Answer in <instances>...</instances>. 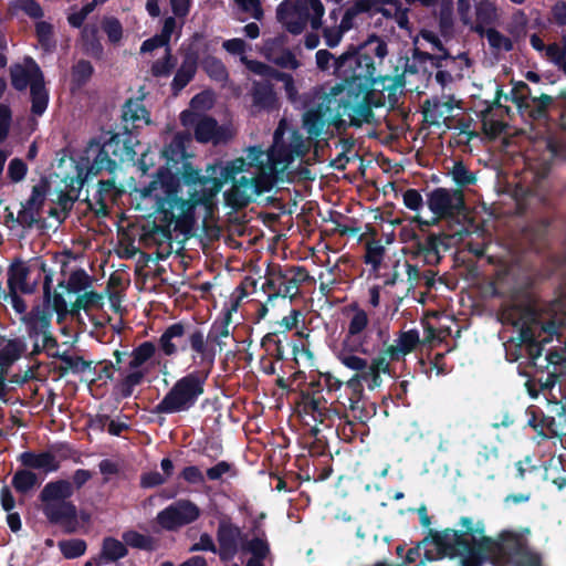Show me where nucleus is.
I'll return each mask as SVG.
<instances>
[{
  "label": "nucleus",
  "instance_id": "obj_16",
  "mask_svg": "<svg viewBox=\"0 0 566 566\" xmlns=\"http://www.w3.org/2000/svg\"><path fill=\"white\" fill-rule=\"evenodd\" d=\"M156 346L151 342H144L137 346L130 354V361L126 369L122 373L123 382L128 387L138 386L148 368L145 366L155 357Z\"/></svg>",
  "mask_w": 566,
  "mask_h": 566
},
{
  "label": "nucleus",
  "instance_id": "obj_45",
  "mask_svg": "<svg viewBox=\"0 0 566 566\" xmlns=\"http://www.w3.org/2000/svg\"><path fill=\"white\" fill-rule=\"evenodd\" d=\"M371 11H374V0H356L354 6L346 10L338 28L345 33L352 28V20L357 13Z\"/></svg>",
  "mask_w": 566,
  "mask_h": 566
},
{
  "label": "nucleus",
  "instance_id": "obj_2",
  "mask_svg": "<svg viewBox=\"0 0 566 566\" xmlns=\"http://www.w3.org/2000/svg\"><path fill=\"white\" fill-rule=\"evenodd\" d=\"M371 54L379 60L387 55V45L379 38H370L358 50H347L334 62L333 74L342 83L332 87V95L339 96L345 108L357 114L386 104L394 105L402 91L399 77L376 76Z\"/></svg>",
  "mask_w": 566,
  "mask_h": 566
},
{
  "label": "nucleus",
  "instance_id": "obj_15",
  "mask_svg": "<svg viewBox=\"0 0 566 566\" xmlns=\"http://www.w3.org/2000/svg\"><path fill=\"white\" fill-rule=\"evenodd\" d=\"M427 205L437 221L459 213L463 209L464 201L459 190L437 188L428 195Z\"/></svg>",
  "mask_w": 566,
  "mask_h": 566
},
{
  "label": "nucleus",
  "instance_id": "obj_38",
  "mask_svg": "<svg viewBox=\"0 0 566 566\" xmlns=\"http://www.w3.org/2000/svg\"><path fill=\"white\" fill-rule=\"evenodd\" d=\"M241 551L250 553L251 558L265 559L270 554V545L265 538V533L261 532L258 536L243 541Z\"/></svg>",
  "mask_w": 566,
  "mask_h": 566
},
{
  "label": "nucleus",
  "instance_id": "obj_31",
  "mask_svg": "<svg viewBox=\"0 0 566 566\" xmlns=\"http://www.w3.org/2000/svg\"><path fill=\"white\" fill-rule=\"evenodd\" d=\"M128 554L126 545L115 537L107 536L103 539L102 548L98 556L95 558V564L101 566L117 562Z\"/></svg>",
  "mask_w": 566,
  "mask_h": 566
},
{
  "label": "nucleus",
  "instance_id": "obj_28",
  "mask_svg": "<svg viewBox=\"0 0 566 566\" xmlns=\"http://www.w3.org/2000/svg\"><path fill=\"white\" fill-rule=\"evenodd\" d=\"M214 98L211 92H201L192 97L190 108L180 114V122L185 127H190L196 119L205 117L203 112L213 106Z\"/></svg>",
  "mask_w": 566,
  "mask_h": 566
},
{
  "label": "nucleus",
  "instance_id": "obj_35",
  "mask_svg": "<svg viewBox=\"0 0 566 566\" xmlns=\"http://www.w3.org/2000/svg\"><path fill=\"white\" fill-rule=\"evenodd\" d=\"M123 119L135 128L148 125L150 122L149 114L140 101L126 102L123 109Z\"/></svg>",
  "mask_w": 566,
  "mask_h": 566
},
{
  "label": "nucleus",
  "instance_id": "obj_21",
  "mask_svg": "<svg viewBox=\"0 0 566 566\" xmlns=\"http://www.w3.org/2000/svg\"><path fill=\"white\" fill-rule=\"evenodd\" d=\"M496 555L491 558L494 566H507L515 562L525 543L514 533L505 532L497 543Z\"/></svg>",
  "mask_w": 566,
  "mask_h": 566
},
{
  "label": "nucleus",
  "instance_id": "obj_33",
  "mask_svg": "<svg viewBox=\"0 0 566 566\" xmlns=\"http://www.w3.org/2000/svg\"><path fill=\"white\" fill-rule=\"evenodd\" d=\"M33 470L22 467L14 472L11 485L17 493L22 495L29 494L41 484V480Z\"/></svg>",
  "mask_w": 566,
  "mask_h": 566
},
{
  "label": "nucleus",
  "instance_id": "obj_12",
  "mask_svg": "<svg viewBox=\"0 0 566 566\" xmlns=\"http://www.w3.org/2000/svg\"><path fill=\"white\" fill-rule=\"evenodd\" d=\"M245 537L247 534L230 517L224 516L220 518L216 532L217 551L220 562L223 564L232 562L241 551Z\"/></svg>",
  "mask_w": 566,
  "mask_h": 566
},
{
  "label": "nucleus",
  "instance_id": "obj_56",
  "mask_svg": "<svg viewBox=\"0 0 566 566\" xmlns=\"http://www.w3.org/2000/svg\"><path fill=\"white\" fill-rule=\"evenodd\" d=\"M103 29L108 36V40L113 43L120 41L123 36V27L120 22L115 18H106L103 21Z\"/></svg>",
  "mask_w": 566,
  "mask_h": 566
},
{
  "label": "nucleus",
  "instance_id": "obj_47",
  "mask_svg": "<svg viewBox=\"0 0 566 566\" xmlns=\"http://www.w3.org/2000/svg\"><path fill=\"white\" fill-rule=\"evenodd\" d=\"M546 479H551L558 490H563L566 486V463L562 457L556 461H551V467L546 470Z\"/></svg>",
  "mask_w": 566,
  "mask_h": 566
},
{
  "label": "nucleus",
  "instance_id": "obj_34",
  "mask_svg": "<svg viewBox=\"0 0 566 566\" xmlns=\"http://www.w3.org/2000/svg\"><path fill=\"white\" fill-rule=\"evenodd\" d=\"M253 106L258 109H272L276 107V95L271 84L256 82L252 90Z\"/></svg>",
  "mask_w": 566,
  "mask_h": 566
},
{
  "label": "nucleus",
  "instance_id": "obj_59",
  "mask_svg": "<svg viewBox=\"0 0 566 566\" xmlns=\"http://www.w3.org/2000/svg\"><path fill=\"white\" fill-rule=\"evenodd\" d=\"M384 255V247L379 243L371 242L367 244L365 261L370 264L374 270H377L381 263Z\"/></svg>",
  "mask_w": 566,
  "mask_h": 566
},
{
  "label": "nucleus",
  "instance_id": "obj_52",
  "mask_svg": "<svg viewBox=\"0 0 566 566\" xmlns=\"http://www.w3.org/2000/svg\"><path fill=\"white\" fill-rule=\"evenodd\" d=\"M463 555L460 559V566H483L488 560L485 554H481L480 549H471V543L468 541V546L461 547Z\"/></svg>",
  "mask_w": 566,
  "mask_h": 566
},
{
  "label": "nucleus",
  "instance_id": "obj_20",
  "mask_svg": "<svg viewBox=\"0 0 566 566\" xmlns=\"http://www.w3.org/2000/svg\"><path fill=\"white\" fill-rule=\"evenodd\" d=\"M135 144L136 142L132 135H114L103 144V154L106 157H112L116 169L119 163L134 159L136 155Z\"/></svg>",
  "mask_w": 566,
  "mask_h": 566
},
{
  "label": "nucleus",
  "instance_id": "obj_23",
  "mask_svg": "<svg viewBox=\"0 0 566 566\" xmlns=\"http://www.w3.org/2000/svg\"><path fill=\"white\" fill-rule=\"evenodd\" d=\"M284 46L285 36L279 35L273 39H268L264 42L262 53L269 61L282 67L297 69L300 63L290 51L284 49Z\"/></svg>",
  "mask_w": 566,
  "mask_h": 566
},
{
  "label": "nucleus",
  "instance_id": "obj_6",
  "mask_svg": "<svg viewBox=\"0 0 566 566\" xmlns=\"http://www.w3.org/2000/svg\"><path fill=\"white\" fill-rule=\"evenodd\" d=\"M298 392V397L294 400V410L303 426L308 428L310 434L321 433L318 424L329 427L334 417L343 418L340 411L321 396L322 391Z\"/></svg>",
  "mask_w": 566,
  "mask_h": 566
},
{
  "label": "nucleus",
  "instance_id": "obj_36",
  "mask_svg": "<svg viewBox=\"0 0 566 566\" xmlns=\"http://www.w3.org/2000/svg\"><path fill=\"white\" fill-rule=\"evenodd\" d=\"M374 11L395 19L400 28H407V11L401 8L397 0H374Z\"/></svg>",
  "mask_w": 566,
  "mask_h": 566
},
{
  "label": "nucleus",
  "instance_id": "obj_43",
  "mask_svg": "<svg viewBox=\"0 0 566 566\" xmlns=\"http://www.w3.org/2000/svg\"><path fill=\"white\" fill-rule=\"evenodd\" d=\"M409 406L410 402L407 398V391H388V394L381 398V407L386 417H388L391 412H395V410L399 407Z\"/></svg>",
  "mask_w": 566,
  "mask_h": 566
},
{
  "label": "nucleus",
  "instance_id": "obj_63",
  "mask_svg": "<svg viewBox=\"0 0 566 566\" xmlns=\"http://www.w3.org/2000/svg\"><path fill=\"white\" fill-rule=\"evenodd\" d=\"M36 35L45 51H50L54 46V42L52 41V27L49 23L43 21L38 22Z\"/></svg>",
  "mask_w": 566,
  "mask_h": 566
},
{
  "label": "nucleus",
  "instance_id": "obj_30",
  "mask_svg": "<svg viewBox=\"0 0 566 566\" xmlns=\"http://www.w3.org/2000/svg\"><path fill=\"white\" fill-rule=\"evenodd\" d=\"M419 340L420 337L418 331L409 329L407 332H402L395 340V344H391L386 348V353L389 355L390 359L398 360L411 353L418 345Z\"/></svg>",
  "mask_w": 566,
  "mask_h": 566
},
{
  "label": "nucleus",
  "instance_id": "obj_27",
  "mask_svg": "<svg viewBox=\"0 0 566 566\" xmlns=\"http://www.w3.org/2000/svg\"><path fill=\"white\" fill-rule=\"evenodd\" d=\"M50 318V311L41 307H36L30 314L22 316L29 335L31 337L42 338L43 340L48 339Z\"/></svg>",
  "mask_w": 566,
  "mask_h": 566
},
{
  "label": "nucleus",
  "instance_id": "obj_9",
  "mask_svg": "<svg viewBox=\"0 0 566 566\" xmlns=\"http://www.w3.org/2000/svg\"><path fill=\"white\" fill-rule=\"evenodd\" d=\"M11 81L12 85L20 91L30 85L32 112L35 115H42L46 109L49 98L39 65L32 59H25L23 64L14 65L11 69Z\"/></svg>",
  "mask_w": 566,
  "mask_h": 566
},
{
  "label": "nucleus",
  "instance_id": "obj_49",
  "mask_svg": "<svg viewBox=\"0 0 566 566\" xmlns=\"http://www.w3.org/2000/svg\"><path fill=\"white\" fill-rule=\"evenodd\" d=\"M206 73L216 81H226L228 78V72L223 63L214 57L207 56L201 62Z\"/></svg>",
  "mask_w": 566,
  "mask_h": 566
},
{
  "label": "nucleus",
  "instance_id": "obj_32",
  "mask_svg": "<svg viewBox=\"0 0 566 566\" xmlns=\"http://www.w3.org/2000/svg\"><path fill=\"white\" fill-rule=\"evenodd\" d=\"M389 360H391V359L385 349L377 357H375L373 359L370 365L367 364V368L365 370H361L363 378H365V379L370 378V381L368 382L369 388L382 386L380 375L388 374Z\"/></svg>",
  "mask_w": 566,
  "mask_h": 566
},
{
  "label": "nucleus",
  "instance_id": "obj_25",
  "mask_svg": "<svg viewBox=\"0 0 566 566\" xmlns=\"http://www.w3.org/2000/svg\"><path fill=\"white\" fill-rule=\"evenodd\" d=\"M364 391H345V399L348 402V409L353 418L361 424L371 419L377 411L376 403L368 400L363 395Z\"/></svg>",
  "mask_w": 566,
  "mask_h": 566
},
{
  "label": "nucleus",
  "instance_id": "obj_44",
  "mask_svg": "<svg viewBox=\"0 0 566 566\" xmlns=\"http://www.w3.org/2000/svg\"><path fill=\"white\" fill-rule=\"evenodd\" d=\"M448 175L459 187H467L476 182V176L463 163H454Z\"/></svg>",
  "mask_w": 566,
  "mask_h": 566
},
{
  "label": "nucleus",
  "instance_id": "obj_4",
  "mask_svg": "<svg viewBox=\"0 0 566 566\" xmlns=\"http://www.w3.org/2000/svg\"><path fill=\"white\" fill-rule=\"evenodd\" d=\"M187 344L193 364L202 367V370L193 371L181 378L174 389H201L217 353L222 350V343L218 335L212 333L205 335L202 331L193 329L187 334Z\"/></svg>",
  "mask_w": 566,
  "mask_h": 566
},
{
  "label": "nucleus",
  "instance_id": "obj_40",
  "mask_svg": "<svg viewBox=\"0 0 566 566\" xmlns=\"http://www.w3.org/2000/svg\"><path fill=\"white\" fill-rule=\"evenodd\" d=\"M124 544L133 548L151 552L155 549V541L151 536L144 535L137 531H126L123 533Z\"/></svg>",
  "mask_w": 566,
  "mask_h": 566
},
{
  "label": "nucleus",
  "instance_id": "obj_64",
  "mask_svg": "<svg viewBox=\"0 0 566 566\" xmlns=\"http://www.w3.org/2000/svg\"><path fill=\"white\" fill-rule=\"evenodd\" d=\"M545 56L556 65L562 66L566 56V42L562 44L553 43L546 46Z\"/></svg>",
  "mask_w": 566,
  "mask_h": 566
},
{
  "label": "nucleus",
  "instance_id": "obj_37",
  "mask_svg": "<svg viewBox=\"0 0 566 566\" xmlns=\"http://www.w3.org/2000/svg\"><path fill=\"white\" fill-rule=\"evenodd\" d=\"M197 70V61L193 57L188 56L180 67L178 69L174 81H172V90L175 94L180 92L193 77Z\"/></svg>",
  "mask_w": 566,
  "mask_h": 566
},
{
  "label": "nucleus",
  "instance_id": "obj_57",
  "mask_svg": "<svg viewBox=\"0 0 566 566\" xmlns=\"http://www.w3.org/2000/svg\"><path fill=\"white\" fill-rule=\"evenodd\" d=\"M49 285H51V283H49ZM44 303L42 308L50 311V315H52L53 312L61 315L66 311V302L60 294L51 296V286H49V298L44 295Z\"/></svg>",
  "mask_w": 566,
  "mask_h": 566
},
{
  "label": "nucleus",
  "instance_id": "obj_55",
  "mask_svg": "<svg viewBox=\"0 0 566 566\" xmlns=\"http://www.w3.org/2000/svg\"><path fill=\"white\" fill-rule=\"evenodd\" d=\"M515 566H542V557L538 553L532 552L528 546L522 548L521 554L513 563Z\"/></svg>",
  "mask_w": 566,
  "mask_h": 566
},
{
  "label": "nucleus",
  "instance_id": "obj_29",
  "mask_svg": "<svg viewBox=\"0 0 566 566\" xmlns=\"http://www.w3.org/2000/svg\"><path fill=\"white\" fill-rule=\"evenodd\" d=\"M499 19V9L493 0H479L475 3L474 24L471 30L482 33L486 25Z\"/></svg>",
  "mask_w": 566,
  "mask_h": 566
},
{
  "label": "nucleus",
  "instance_id": "obj_51",
  "mask_svg": "<svg viewBox=\"0 0 566 566\" xmlns=\"http://www.w3.org/2000/svg\"><path fill=\"white\" fill-rule=\"evenodd\" d=\"M189 139V135L177 134L171 144L164 149L163 155L168 160L177 161L179 158L184 157L185 144Z\"/></svg>",
  "mask_w": 566,
  "mask_h": 566
},
{
  "label": "nucleus",
  "instance_id": "obj_18",
  "mask_svg": "<svg viewBox=\"0 0 566 566\" xmlns=\"http://www.w3.org/2000/svg\"><path fill=\"white\" fill-rule=\"evenodd\" d=\"M203 391H168L161 401L155 406V413H176L187 411L198 400Z\"/></svg>",
  "mask_w": 566,
  "mask_h": 566
},
{
  "label": "nucleus",
  "instance_id": "obj_58",
  "mask_svg": "<svg viewBox=\"0 0 566 566\" xmlns=\"http://www.w3.org/2000/svg\"><path fill=\"white\" fill-rule=\"evenodd\" d=\"M28 171L25 163L20 158H13L8 166V177L12 182H19L24 179Z\"/></svg>",
  "mask_w": 566,
  "mask_h": 566
},
{
  "label": "nucleus",
  "instance_id": "obj_46",
  "mask_svg": "<svg viewBox=\"0 0 566 566\" xmlns=\"http://www.w3.org/2000/svg\"><path fill=\"white\" fill-rule=\"evenodd\" d=\"M59 548L66 559H74L85 554L87 545L84 539L73 538L60 541Z\"/></svg>",
  "mask_w": 566,
  "mask_h": 566
},
{
  "label": "nucleus",
  "instance_id": "obj_41",
  "mask_svg": "<svg viewBox=\"0 0 566 566\" xmlns=\"http://www.w3.org/2000/svg\"><path fill=\"white\" fill-rule=\"evenodd\" d=\"M369 317L368 314L358 307L353 308V314L348 322V327L345 337H354L358 334L369 331Z\"/></svg>",
  "mask_w": 566,
  "mask_h": 566
},
{
  "label": "nucleus",
  "instance_id": "obj_26",
  "mask_svg": "<svg viewBox=\"0 0 566 566\" xmlns=\"http://www.w3.org/2000/svg\"><path fill=\"white\" fill-rule=\"evenodd\" d=\"M431 542L442 552H450L455 554L461 547L468 546V538L460 531L446 528L442 532L434 530L429 531Z\"/></svg>",
  "mask_w": 566,
  "mask_h": 566
},
{
  "label": "nucleus",
  "instance_id": "obj_7",
  "mask_svg": "<svg viewBox=\"0 0 566 566\" xmlns=\"http://www.w3.org/2000/svg\"><path fill=\"white\" fill-rule=\"evenodd\" d=\"M41 280H43V292L49 298V283L52 282V276L40 259L29 262L15 261L8 271V287L12 292L32 293Z\"/></svg>",
  "mask_w": 566,
  "mask_h": 566
},
{
  "label": "nucleus",
  "instance_id": "obj_50",
  "mask_svg": "<svg viewBox=\"0 0 566 566\" xmlns=\"http://www.w3.org/2000/svg\"><path fill=\"white\" fill-rule=\"evenodd\" d=\"M484 35L491 48L499 51H510L513 48V43L510 38L505 36L495 29H484L481 33Z\"/></svg>",
  "mask_w": 566,
  "mask_h": 566
},
{
  "label": "nucleus",
  "instance_id": "obj_61",
  "mask_svg": "<svg viewBox=\"0 0 566 566\" xmlns=\"http://www.w3.org/2000/svg\"><path fill=\"white\" fill-rule=\"evenodd\" d=\"M420 34L421 38L431 45L432 50L437 51L436 56L438 59H447L449 56L448 51L443 48L441 40L434 32L423 30Z\"/></svg>",
  "mask_w": 566,
  "mask_h": 566
},
{
  "label": "nucleus",
  "instance_id": "obj_14",
  "mask_svg": "<svg viewBox=\"0 0 566 566\" xmlns=\"http://www.w3.org/2000/svg\"><path fill=\"white\" fill-rule=\"evenodd\" d=\"M200 516V510L197 504L190 500H178L157 514V523L166 531H177L178 528L197 521Z\"/></svg>",
  "mask_w": 566,
  "mask_h": 566
},
{
  "label": "nucleus",
  "instance_id": "obj_19",
  "mask_svg": "<svg viewBox=\"0 0 566 566\" xmlns=\"http://www.w3.org/2000/svg\"><path fill=\"white\" fill-rule=\"evenodd\" d=\"M190 127L195 128V137L200 143L211 142L219 144L232 136V130L229 126H219L211 117L198 118Z\"/></svg>",
  "mask_w": 566,
  "mask_h": 566
},
{
  "label": "nucleus",
  "instance_id": "obj_24",
  "mask_svg": "<svg viewBox=\"0 0 566 566\" xmlns=\"http://www.w3.org/2000/svg\"><path fill=\"white\" fill-rule=\"evenodd\" d=\"M27 350L24 340L20 338L7 339L0 337V389L4 388V371Z\"/></svg>",
  "mask_w": 566,
  "mask_h": 566
},
{
  "label": "nucleus",
  "instance_id": "obj_22",
  "mask_svg": "<svg viewBox=\"0 0 566 566\" xmlns=\"http://www.w3.org/2000/svg\"><path fill=\"white\" fill-rule=\"evenodd\" d=\"M186 327L181 323L169 325L158 339V348L164 356H175L179 350L186 349L187 344Z\"/></svg>",
  "mask_w": 566,
  "mask_h": 566
},
{
  "label": "nucleus",
  "instance_id": "obj_53",
  "mask_svg": "<svg viewBox=\"0 0 566 566\" xmlns=\"http://www.w3.org/2000/svg\"><path fill=\"white\" fill-rule=\"evenodd\" d=\"M175 66L170 49L166 48L161 59L153 64L151 72L155 76H167Z\"/></svg>",
  "mask_w": 566,
  "mask_h": 566
},
{
  "label": "nucleus",
  "instance_id": "obj_54",
  "mask_svg": "<svg viewBox=\"0 0 566 566\" xmlns=\"http://www.w3.org/2000/svg\"><path fill=\"white\" fill-rule=\"evenodd\" d=\"M499 541L493 539L490 536H482L479 541L473 539V544H471V549H480L481 554H485L488 556V560L491 562L496 555Z\"/></svg>",
  "mask_w": 566,
  "mask_h": 566
},
{
  "label": "nucleus",
  "instance_id": "obj_13",
  "mask_svg": "<svg viewBox=\"0 0 566 566\" xmlns=\"http://www.w3.org/2000/svg\"><path fill=\"white\" fill-rule=\"evenodd\" d=\"M305 279L306 273L302 268H272L266 276V285L273 292L269 301L276 296L293 298Z\"/></svg>",
  "mask_w": 566,
  "mask_h": 566
},
{
  "label": "nucleus",
  "instance_id": "obj_3",
  "mask_svg": "<svg viewBox=\"0 0 566 566\" xmlns=\"http://www.w3.org/2000/svg\"><path fill=\"white\" fill-rule=\"evenodd\" d=\"M93 473L86 469H77L72 480L57 479L49 481L40 491L41 511L52 525H62L66 533H74L77 527L78 510L70 500L76 490L82 489Z\"/></svg>",
  "mask_w": 566,
  "mask_h": 566
},
{
  "label": "nucleus",
  "instance_id": "obj_1",
  "mask_svg": "<svg viewBox=\"0 0 566 566\" xmlns=\"http://www.w3.org/2000/svg\"><path fill=\"white\" fill-rule=\"evenodd\" d=\"M304 153L302 136L289 130L286 120L281 119L269 151L251 146L239 157L208 165L203 176L187 184L188 198L178 196L179 182L172 172L159 168L147 186L134 190L136 208L154 216L164 231L188 232L196 207H211L224 185H230L223 192L226 203L233 209L243 208L269 192L279 176Z\"/></svg>",
  "mask_w": 566,
  "mask_h": 566
},
{
  "label": "nucleus",
  "instance_id": "obj_62",
  "mask_svg": "<svg viewBox=\"0 0 566 566\" xmlns=\"http://www.w3.org/2000/svg\"><path fill=\"white\" fill-rule=\"evenodd\" d=\"M178 479L184 480L189 484L205 483V475L201 470L196 465L185 467L178 475Z\"/></svg>",
  "mask_w": 566,
  "mask_h": 566
},
{
  "label": "nucleus",
  "instance_id": "obj_60",
  "mask_svg": "<svg viewBox=\"0 0 566 566\" xmlns=\"http://www.w3.org/2000/svg\"><path fill=\"white\" fill-rule=\"evenodd\" d=\"M93 67L87 61H80L73 66L72 77L76 85H82L92 75Z\"/></svg>",
  "mask_w": 566,
  "mask_h": 566
},
{
  "label": "nucleus",
  "instance_id": "obj_11",
  "mask_svg": "<svg viewBox=\"0 0 566 566\" xmlns=\"http://www.w3.org/2000/svg\"><path fill=\"white\" fill-rule=\"evenodd\" d=\"M340 101L339 96L332 95V88L328 93L317 96L316 108L308 109L303 117L304 128L310 136H319L326 124L340 115V111H350L345 108V103Z\"/></svg>",
  "mask_w": 566,
  "mask_h": 566
},
{
  "label": "nucleus",
  "instance_id": "obj_8",
  "mask_svg": "<svg viewBox=\"0 0 566 566\" xmlns=\"http://www.w3.org/2000/svg\"><path fill=\"white\" fill-rule=\"evenodd\" d=\"M385 332L379 328L377 332L369 329L354 337H344L337 352L338 360L352 370H365L367 360L357 354L370 355L378 347Z\"/></svg>",
  "mask_w": 566,
  "mask_h": 566
},
{
  "label": "nucleus",
  "instance_id": "obj_17",
  "mask_svg": "<svg viewBox=\"0 0 566 566\" xmlns=\"http://www.w3.org/2000/svg\"><path fill=\"white\" fill-rule=\"evenodd\" d=\"M547 392L555 399L552 401L548 396H545L548 402L553 405L551 411L556 413V416L559 418V422H557L554 417L546 416L544 412H541L539 424L536 432L542 439L559 437L563 433L560 424L566 426V417L560 415L557 409L559 406L564 407L566 405V396L564 395L565 391H559L560 400H557V398L552 395L553 391Z\"/></svg>",
  "mask_w": 566,
  "mask_h": 566
},
{
  "label": "nucleus",
  "instance_id": "obj_39",
  "mask_svg": "<svg viewBox=\"0 0 566 566\" xmlns=\"http://www.w3.org/2000/svg\"><path fill=\"white\" fill-rule=\"evenodd\" d=\"M500 111L490 109L482 116V128L490 138H496L505 130V123L497 114Z\"/></svg>",
  "mask_w": 566,
  "mask_h": 566
},
{
  "label": "nucleus",
  "instance_id": "obj_48",
  "mask_svg": "<svg viewBox=\"0 0 566 566\" xmlns=\"http://www.w3.org/2000/svg\"><path fill=\"white\" fill-rule=\"evenodd\" d=\"M45 199V195L43 190L39 187H34L30 198L27 200L23 206V214L22 218H29L33 221L42 207Z\"/></svg>",
  "mask_w": 566,
  "mask_h": 566
},
{
  "label": "nucleus",
  "instance_id": "obj_5",
  "mask_svg": "<svg viewBox=\"0 0 566 566\" xmlns=\"http://www.w3.org/2000/svg\"><path fill=\"white\" fill-rule=\"evenodd\" d=\"M324 13L321 0H284L276 9L277 20L292 34H301L308 23L318 30Z\"/></svg>",
  "mask_w": 566,
  "mask_h": 566
},
{
  "label": "nucleus",
  "instance_id": "obj_10",
  "mask_svg": "<svg viewBox=\"0 0 566 566\" xmlns=\"http://www.w3.org/2000/svg\"><path fill=\"white\" fill-rule=\"evenodd\" d=\"M17 460L24 468L39 469L44 474H49L57 472L62 461L80 462V455L69 442H56L41 452L24 451L18 455Z\"/></svg>",
  "mask_w": 566,
  "mask_h": 566
},
{
  "label": "nucleus",
  "instance_id": "obj_42",
  "mask_svg": "<svg viewBox=\"0 0 566 566\" xmlns=\"http://www.w3.org/2000/svg\"><path fill=\"white\" fill-rule=\"evenodd\" d=\"M86 154H87V157L96 154L94 161L92 164V169L97 170V171L105 169L111 172H113L115 170L114 160L112 159V157L111 156L106 157L105 154H103V145L99 146V144L96 142L90 143Z\"/></svg>",
  "mask_w": 566,
  "mask_h": 566
}]
</instances>
